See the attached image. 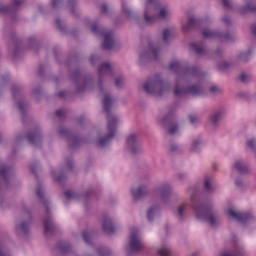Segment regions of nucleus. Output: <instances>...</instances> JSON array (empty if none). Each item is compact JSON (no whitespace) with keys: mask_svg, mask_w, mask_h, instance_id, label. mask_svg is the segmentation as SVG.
<instances>
[{"mask_svg":"<svg viewBox=\"0 0 256 256\" xmlns=\"http://www.w3.org/2000/svg\"><path fill=\"white\" fill-rule=\"evenodd\" d=\"M247 146L250 147V149H255V139L248 140Z\"/></svg>","mask_w":256,"mask_h":256,"instance_id":"obj_40","label":"nucleus"},{"mask_svg":"<svg viewBox=\"0 0 256 256\" xmlns=\"http://www.w3.org/2000/svg\"><path fill=\"white\" fill-rule=\"evenodd\" d=\"M113 47H115V40H113V32H107L104 34L102 48L113 49Z\"/></svg>","mask_w":256,"mask_h":256,"instance_id":"obj_10","label":"nucleus"},{"mask_svg":"<svg viewBox=\"0 0 256 256\" xmlns=\"http://www.w3.org/2000/svg\"><path fill=\"white\" fill-rule=\"evenodd\" d=\"M11 11V6L0 5V13H9Z\"/></svg>","mask_w":256,"mask_h":256,"instance_id":"obj_36","label":"nucleus"},{"mask_svg":"<svg viewBox=\"0 0 256 256\" xmlns=\"http://www.w3.org/2000/svg\"><path fill=\"white\" fill-rule=\"evenodd\" d=\"M190 200L197 219L207 221L211 227H215L217 225V218H215L211 205L207 202H201L197 197V192L191 196Z\"/></svg>","mask_w":256,"mask_h":256,"instance_id":"obj_2","label":"nucleus"},{"mask_svg":"<svg viewBox=\"0 0 256 256\" xmlns=\"http://www.w3.org/2000/svg\"><path fill=\"white\" fill-rule=\"evenodd\" d=\"M144 248H145V244H143V241L139 237V231L131 230L130 242H129L130 252L128 253V256H131V253H139L143 251Z\"/></svg>","mask_w":256,"mask_h":256,"instance_id":"obj_6","label":"nucleus"},{"mask_svg":"<svg viewBox=\"0 0 256 256\" xmlns=\"http://www.w3.org/2000/svg\"><path fill=\"white\" fill-rule=\"evenodd\" d=\"M158 255L171 256V249H169V247H163L162 249L158 250Z\"/></svg>","mask_w":256,"mask_h":256,"instance_id":"obj_27","label":"nucleus"},{"mask_svg":"<svg viewBox=\"0 0 256 256\" xmlns=\"http://www.w3.org/2000/svg\"><path fill=\"white\" fill-rule=\"evenodd\" d=\"M175 149H177V146L172 145L171 148H170V151H175Z\"/></svg>","mask_w":256,"mask_h":256,"instance_id":"obj_59","label":"nucleus"},{"mask_svg":"<svg viewBox=\"0 0 256 256\" xmlns=\"http://www.w3.org/2000/svg\"><path fill=\"white\" fill-rule=\"evenodd\" d=\"M227 215H229V217H232V219H235L239 223H247V221L251 219V213L235 212L233 208H229L227 210Z\"/></svg>","mask_w":256,"mask_h":256,"instance_id":"obj_7","label":"nucleus"},{"mask_svg":"<svg viewBox=\"0 0 256 256\" xmlns=\"http://www.w3.org/2000/svg\"><path fill=\"white\" fill-rule=\"evenodd\" d=\"M225 9H231V2L229 0H222Z\"/></svg>","mask_w":256,"mask_h":256,"instance_id":"obj_41","label":"nucleus"},{"mask_svg":"<svg viewBox=\"0 0 256 256\" xmlns=\"http://www.w3.org/2000/svg\"><path fill=\"white\" fill-rule=\"evenodd\" d=\"M65 110H63V109H60V110H57L56 112H55V115H56V117H59V118H61V117H63L64 115H65Z\"/></svg>","mask_w":256,"mask_h":256,"instance_id":"obj_39","label":"nucleus"},{"mask_svg":"<svg viewBox=\"0 0 256 256\" xmlns=\"http://www.w3.org/2000/svg\"><path fill=\"white\" fill-rule=\"evenodd\" d=\"M23 3V0H15L14 1V7H19Z\"/></svg>","mask_w":256,"mask_h":256,"instance_id":"obj_49","label":"nucleus"},{"mask_svg":"<svg viewBox=\"0 0 256 256\" xmlns=\"http://www.w3.org/2000/svg\"><path fill=\"white\" fill-rule=\"evenodd\" d=\"M101 11H102L103 13H107V4H103V5L101 6Z\"/></svg>","mask_w":256,"mask_h":256,"instance_id":"obj_52","label":"nucleus"},{"mask_svg":"<svg viewBox=\"0 0 256 256\" xmlns=\"http://www.w3.org/2000/svg\"><path fill=\"white\" fill-rule=\"evenodd\" d=\"M223 22L225 23V25H229L231 23V20L229 19V17L225 16L223 18Z\"/></svg>","mask_w":256,"mask_h":256,"instance_id":"obj_48","label":"nucleus"},{"mask_svg":"<svg viewBox=\"0 0 256 256\" xmlns=\"http://www.w3.org/2000/svg\"><path fill=\"white\" fill-rule=\"evenodd\" d=\"M143 89L149 95H158L159 97H162V95L171 91V85L167 82H163L161 76L155 75L144 84Z\"/></svg>","mask_w":256,"mask_h":256,"instance_id":"obj_3","label":"nucleus"},{"mask_svg":"<svg viewBox=\"0 0 256 256\" xmlns=\"http://www.w3.org/2000/svg\"><path fill=\"white\" fill-rule=\"evenodd\" d=\"M17 231H21L22 233H27L29 231V223L22 222L19 226L16 227Z\"/></svg>","mask_w":256,"mask_h":256,"instance_id":"obj_25","label":"nucleus"},{"mask_svg":"<svg viewBox=\"0 0 256 256\" xmlns=\"http://www.w3.org/2000/svg\"><path fill=\"white\" fill-rule=\"evenodd\" d=\"M201 25V21L197 18H190L187 24L182 25L183 31H191V29H195V27H199Z\"/></svg>","mask_w":256,"mask_h":256,"instance_id":"obj_13","label":"nucleus"},{"mask_svg":"<svg viewBox=\"0 0 256 256\" xmlns=\"http://www.w3.org/2000/svg\"><path fill=\"white\" fill-rule=\"evenodd\" d=\"M56 25H58V27H61V20H56Z\"/></svg>","mask_w":256,"mask_h":256,"instance_id":"obj_60","label":"nucleus"},{"mask_svg":"<svg viewBox=\"0 0 256 256\" xmlns=\"http://www.w3.org/2000/svg\"><path fill=\"white\" fill-rule=\"evenodd\" d=\"M27 140L29 143H32V145H35L36 141H41V134L39 132H31L27 135Z\"/></svg>","mask_w":256,"mask_h":256,"instance_id":"obj_20","label":"nucleus"},{"mask_svg":"<svg viewBox=\"0 0 256 256\" xmlns=\"http://www.w3.org/2000/svg\"><path fill=\"white\" fill-rule=\"evenodd\" d=\"M169 37H171V31L169 29L163 30V41H164V43H168Z\"/></svg>","mask_w":256,"mask_h":256,"instance_id":"obj_29","label":"nucleus"},{"mask_svg":"<svg viewBox=\"0 0 256 256\" xmlns=\"http://www.w3.org/2000/svg\"><path fill=\"white\" fill-rule=\"evenodd\" d=\"M59 133H60V135H67V133H69V130H67L65 128H61Z\"/></svg>","mask_w":256,"mask_h":256,"instance_id":"obj_46","label":"nucleus"},{"mask_svg":"<svg viewBox=\"0 0 256 256\" xmlns=\"http://www.w3.org/2000/svg\"><path fill=\"white\" fill-rule=\"evenodd\" d=\"M221 117H223V113L221 112L215 113L210 117V121L211 123H213V125H217V121H219Z\"/></svg>","mask_w":256,"mask_h":256,"instance_id":"obj_26","label":"nucleus"},{"mask_svg":"<svg viewBox=\"0 0 256 256\" xmlns=\"http://www.w3.org/2000/svg\"><path fill=\"white\" fill-rule=\"evenodd\" d=\"M186 205L185 204H182L179 209H178V214H179V217L180 219H183V213H185V209H186Z\"/></svg>","mask_w":256,"mask_h":256,"instance_id":"obj_34","label":"nucleus"},{"mask_svg":"<svg viewBox=\"0 0 256 256\" xmlns=\"http://www.w3.org/2000/svg\"><path fill=\"white\" fill-rule=\"evenodd\" d=\"M160 51H161V48H159V46H154V45L150 44V49L147 52L143 53L141 55V58L145 57L146 55L148 57H151V55H152V57H154V59H159Z\"/></svg>","mask_w":256,"mask_h":256,"instance_id":"obj_14","label":"nucleus"},{"mask_svg":"<svg viewBox=\"0 0 256 256\" xmlns=\"http://www.w3.org/2000/svg\"><path fill=\"white\" fill-rule=\"evenodd\" d=\"M198 145H199V141L195 140V141L193 142V146H192L193 151H195V150L197 149V146H198Z\"/></svg>","mask_w":256,"mask_h":256,"instance_id":"obj_51","label":"nucleus"},{"mask_svg":"<svg viewBox=\"0 0 256 256\" xmlns=\"http://www.w3.org/2000/svg\"><path fill=\"white\" fill-rule=\"evenodd\" d=\"M160 193L162 201H167V199H169V195H171V187H169L168 184H164L160 188Z\"/></svg>","mask_w":256,"mask_h":256,"instance_id":"obj_17","label":"nucleus"},{"mask_svg":"<svg viewBox=\"0 0 256 256\" xmlns=\"http://www.w3.org/2000/svg\"><path fill=\"white\" fill-rule=\"evenodd\" d=\"M36 195L39 199H43V187L39 186L36 190Z\"/></svg>","mask_w":256,"mask_h":256,"instance_id":"obj_37","label":"nucleus"},{"mask_svg":"<svg viewBox=\"0 0 256 256\" xmlns=\"http://www.w3.org/2000/svg\"><path fill=\"white\" fill-rule=\"evenodd\" d=\"M69 166H71V162H67Z\"/></svg>","mask_w":256,"mask_h":256,"instance_id":"obj_62","label":"nucleus"},{"mask_svg":"<svg viewBox=\"0 0 256 256\" xmlns=\"http://www.w3.org/2000/svg\"><path fill=\"white\" fill-rule=\"evenodd\" d=\"M127 146L129 147L131 153H137L139 149V143L137 142V135L132 134L126 140Z\"/></svg>","mask_w":256,"mask_h":256,"instance_id":"obj_11","label":"nucleus"},{"mask_svg":"<svg viewBox=\"0 0 256 256\" xmlns=\"http://www.w3.org/2000/svg\"><path fill=\"white\" fill-rule=\"evenodd\" d=\"M155 0H147L146 3V10L144 12V19L148 25H152V23H155L157 19H167V16L169 15V11H167V8H162L159 11L158 16H150L151 9L152 11H155Z\"/></svg>","mask_w":256,"mask_h":256,"instance_id":"obj_4","label":"nucleus"},{"mask_svg":"<svg viewBox=\"0 0 256 256\" xmlns=\"http://www.w3.org/2000/svg\"><path fill=\"white\" fill-rule=\"evenodd\" d=\"M82 237H83L85 243H90V241H89V239H90V237H91V233H90V232L84 231V232L82 233Z\"/></svg>","mask_w":256,"mask_h":256,"instance_id":"obj_33","label":"nucleus"},{"mask_svg":"<svg viewBox=\"0 0 256 256\" xmlns=\"http://www.w3.org/2000/svg\"><path fill=\"white\" fill-rule=\"evenodd\" d=\"M95 59H97L96 56H91L90 57V63L93 65L95 63Z\"/></svg>","mask_w":256,"mask_h":256,"instance_id":"obj_54","label":"nucleus"},{"mask_svg":"<svg viewBox=\"0 0 256 256\" xmlns=\"http://www.w3.org/2000/svg\"><path fill=\"white\" fill-rule=\"evenodd\" d=\"M132 197L137 201L139 199H143L145 193H147V188L145 186H140L136 190H131Z\"/></svg>","mask_w":256,"mask_h":256,"instance_id":"obj_16","label":"nucleus"},{"mask_svg":"<svg viewBox=\"0 0 256 256\" xmlns=\"http://www.w3.org/2000/svg\"><path fill=\"white\" fill-rule=\"evenodd\" d=\"M112 73H113V68L109 63L102 64L98 69L99 79H103L105 75H111Z\"/></svg>","mask_w":256,"mask_h":256,"instance_id":"obj_12","label":"nucleus"},{"mask_svg":"<svg viewBox=\"0 0 256 256\" xmlns=\"http://www.w3.org/2000/svg\"><path fill=\"white\" fill-rule=\"evenodd\" d=\"M190 49L192 51L196 52L197 55H205L207 53V50L201 46V44L198 43H191L190 44Z\"/></svg>","mask_w":256,"mask_h":256,"instance_id":"obj_19","label":"nucleus"},{"mask_svg":"<svg viewBox=\"0 0 256 256\" xmlns=\"http://www.w3.org/2000/svg\"><path fill=\"white\" fill-rule=\"evenodd\" d=\"M57 231V226L55 225V222H53V219L46 218L44 220V233L45 235H53Z\"/></svg>","mask_w":256,"mask_h":256,"instance_id":"obj_8","label":"nucleus"},{"mask_svg":"<svg viewBox=\"0 0 256 256\" xmlns=\"http://www.w3.org/2000/svg\"><path fill=\"white\" fill-rule=\"evenodd\" d=\"M18 107H19L20 111H23V103H19Z\"/></svg>","mask_w":256,"mask_h":256,"instance_id":"obj_57","label":"nucleus"},{"mask_svg":"<svg viewBox=\"0 0 256 256\" xmlns=\"http://www.w3.org/2000/svg\"><path fill=\"white\" fill-rule=\"evenodd\" d=\"M123 83V78H116L115 79V85L116 87H121V84Z\"/></svg>","mask_w":256,"mask_h":256,"instance_id":"obj_43","label":"nucleus"},{"mask_svg":"<svg viewBox=\"0 0 256 256\" xmlns=\"http://www.w3.org/2000/svg\"><path fill=\"white\" fill-rule=\"evenodd\" d=\"M218 91H219V88L217 86L210 87V93L215 94V93H218Z\"/></svg>","mask_w":256,"mask_h":256,"instance_id":"obj_45","label":"nucleus"},{"mask_svg":"<svg viewBox=\"0 0 256 256\" xmlns=\"http://www.w3.org/2000/svg\"><path fill=\"white\" fill-rule=\"evenodd\" d=\"M204 189L208 192L211 193V191H215V185H213V180L211 178H207L204 181Z\"/></svg>","mask_w":256,"mask_h":256,"instance_id":"obj_21","label":"nucleus"},{"mask_svg":"<svg viewBox=\"0 0 256 256\" xmlns=\"http://www.w3.org/2000/svg\"><path fill=\"white\" fill-rule=\"evenodd\" d=\"M190 74L192 75V77H199V75H201V72L199 71V69H197V67H194L191 68Z\"/></svg>","mask_w":256,"mask_h":256,"instance_id":"obj_32","label":"nucleus"},{"mask_svg":"<svg viewBox=\"0 0 256 256\" xmlns=\"http://www.w3.org/2000/svg\"><path fill=\"white\" fill-rule=\"evenodd\" d=\"M58 97H65V91H61L58 93Z\"/></svg>","mask_w":256,"mask_h":256,"instance_id":"obj_56","label":"nucleus"},{"mask_svg":"<svg viewBox=\"0 0 256 256\" xmlns=\"http://www.w3.org/2000/svg\"><path fill=\"white\" fill-rule=\"evenodd\" d=\"M251 31H252V35H254V37H256V24L251 26Z\"/></svg>","mask_w":256,"mask_h":256,"instance_id":"obj_50","label":"nucleus"},{"mask_svg":"<svg viewBox=\"0 0 256 256\" xmlns=\"http://www.w3.org/2000/svg\"><path fill=\"white\" fill-rule=\"evenodd\" d=\"M10 171H11V168L7 166H2L0 168V185L1 183H7V175H9Z\"/></svg>","mask_w":256,"mask_h":256,"instance_id":"obj_18","label":"nucleus"},{"mask_svg":"<svg viewBox=\"0 0 256 256\" xmlns=\"http://www.w3.org/2000/svg\"><path fill=\"white\" fill-rule=\"evenodd\" d=\"M159 210V207L153 206L147 211V219L148 221H153V217H155V213Z\"/></svg>","mask_w":256,"mask_h":256,"instance_id":"obj_23","label":"nucleus"},{"mask_svg":"<svg viewBox=\"0 0 256 256\" xmlns=\"http://www.w3.org/2000/svg\"><path fill=\"white\" fill-rule=\"evenodd\" d=\"M63 180V175H60L57 177V181H62Z\"/></svg>","mask_w":256,"mask_h":256,"instance_id":"obj_61","label":"nucleus"},{"mask_svg":"<svg viewBox=\"0 0 256 256\" xmlns=\"http://www.w3.org/2000/svg\"><path fill=\"white\" fill-rule=\"evenodd\" d=\"M192 256H196V255L194 254V255H192Z\"/></svg>","mask_w":256,"mask_h":256,"instance_id":"obj_63","label":"nucleus"},{"mask_svg":"<svg viewBox=\"0 0 256 256\" xmlns=\"http://www.w3.org/2000/svg\"><path fill=\"white\" fill-rule=\"evenodd\" d=\"M91 31L93 33H97V31H99V24H97V23L92 24Z\"/></svg>","mask_w":256,"mask_h":256,"instance_id":"obj_42","label":"nucleus"},{"mask_svg":"<svg viewBox=\"0 0 256 256\" xmlns=\"http://www.w3.org/2000/svg\"><path fill=\"white\" fill-rule=\"evenodd\" d=\"M167 121H169V118H165L164 120H162V125H165V123H167Z\"/></svg>","mask_w":256,"mask_h":256,"instance_id":"obj_58","label":"nucleus"},{"mask_svg":"<svg viewBox=\"0 0 256 256\" xmlns=\"http://www.w3.org/2000/svg\"><path fill=\"white\" fill-rule=\"evenodd\" d=\"M220 67H223V69H227V67H229V64L227 62H223L222 66Z\"/></svg>","mask_w":256,"mask_h":256,"instance_id":"obj_55","label":"nucleus"},{"mask_svg":"<svg viewBox=\"0 0 256 256\" xmlns=\"http://www.w3.org/2000/svg\"><path fill=\"white\" fill-rule=\"evenodd\" d=\"M249 79H251V76L245 73H242L239 77V81H241L242 83H248Z\"/></svg>","mask_w":256,"mask_h":256,"instance_id":"obj_30","label":"nucleus"},{"mask_svg":"<svg viewBox=\"0 0 256 256\" xmlns=\"http://www.w3.org/2000/svg\"><path fill=\"white\" fill-rule=\"evenodd\" d=\"M102 229L104 233H106L107 235H111L115 233V226H113V222L111 221V218L107 216L103 218Z\"/></svg>","mask_w":256,"mask_h":256,"instance_id":"obj_9","label":"nucleus"},{"mask_svg":"<svg viewBox=\"0 0 256 256\" xmlns=\"http://www.w3.org/2000/svg\"><path fill=\"white\" fill-rule=\"evenodd\" d=\"M189 119L192 125H195V123H197V116L190 115Z\"/></svg>","mask_w":256,"mask_h":256,"instance_id":"obj_44","label":"nucleus"},{"mask_svg":"<svg viewBox=\"0 0 256 256\" xmlns=\"http://www.w3.org/2000/svg\"><path fill=\"white\" fill-rule=\"evenodd\" d=\"M174 95L176 97H185V95H205V89L197 85H192L188 88H181L179 83H176Z\"/></svg>","mask_w":256,"mask_h":256,"instance_id":"obj_5","label":"nucleus"},{"mask_svg":"<svg viewBox=\"0 0 256 256\" xmlns=\"http://www.w3.org/2000/svg\"><path fill=\"white\" fill-rule=\"evenodd\" d=\"M51 3L53 7H57V5L59 4V0H51Z\"/></svg>","mask_w":256,"mask_h":256,"instance_id":"obj_53","label":"nucleus"},{"mask_svg":"<svg viewBox=\"0 0 256 256\" xmlns=\"http://www.w3.org/2000/svg\"><path fill=\"white\" fill-rule=\"evenodd\" d=\"M169 70L173 71L174 73H179L180 71H183V73H189V70H185L179 61H172L169 65Z\"/></svg>","mask_w":256,"mask_h":256,"instance_id":"obj_15","label":"nucleus"},{"mask_svg":"<svg viewBox=\"0 0 256 256\" xmlns=\"http://www.w3.org/2000/svg\"><path fill=\"white\" fill-rule=\"evenodd\" d=\"M234 169H236L238 173H247V166L241 162H236L234 164Z\"/></svg>","mask_w":256,"mask_h":256,"instance_id":"obj_22","label":"nucleus"},{"mask_svg":"<svg viewBox=\"0 0 256 256\" xmlns=\"http://www.w3.org/2000/svg\"><path fill=\"white\" fill-rule=\"evenodd\" d=\"M66 199H75V197H77V195L75 194V192L71 191V190H67L64 193Z\"/></svg>","mask_w":256,"mask_h":256,"instance_id":"obj_31","label":"nucleus"},{"mask_svg":"<svg viewBox=\"0 0 256 256\" xmlns=\"http://www.w3.org/2000/svg\"><path fill=\"white\" fill-rule=\"evenodd\" d=\"M222 256H241V252H235L233 254H222Z\"/></svg>","mask_w":256,"mask_h":256,"instance_id":"obj_47","label":"nucleus"},{"mask_svg":"<svg viewBox=\"0 0 256 256\" xmlns=\"http://www.w3.org/2000/svg\"><path fill=\"white\" fill-rule=\"evenodd\" d=\"M202 34H203V37H206L207 39H211L213 37H219V33L211 30H207V29H205Z\"/></svg>","mask_w":256,"mask_h":256,"instance_id":"obj_24","label":"nucleus"},{"mask_svg":"<svg viewBox=\"0 0 256 256\" xmlns=\"http://www.w3.org/2000/svg\"><path fill=\"white\" fill-rule=\"evenodd\" d=\"M103 109L107 115V129L108 134L105 137H102L98 141L99 147H105L106 145H109L112 138L115 137V131H117V123H119V120L117 119V116L111 114V97L109 94H106L104 96L103 100Z\"/></svg>","mask_w":256,"mask_h":256,"instance_id":"obj_1","label":"nucleus"},{"mask_svg":"<svg viewBox=\"0 0 256 256\" xmlns=\"http://www.w3.org/2000/svg\"><path fill=\"white\" fill-rule=\"evenodd\" d=\"M243 13H256V6L253 4H247L243 9Z\"/></svg>","mask_w":256,"mask_h":256,"instance_id":"obj_28","label":"nucleus"},{"mask_svg":"<svg viewBox=\"0 0 256 256\" xmlns=\"http://www.w3.org/2000/svg\"><path fill=\"white\" fill-rule=\"evenodd\" d=\"M122 11H123L124 13H126V15H127L128 17L131 16V9H129V8H127V6H125V2H122Z\"/></svg>","mask_w":256,"mask_h":256,"instance_id":"obj_35","label":"nucleus"},{"mask_svg":"<svg viewBox=\"0 0 256 256\" xmlns=\"http://www.w3.org/2000/svg\"><path fill=\"white\" fill-rule=\"evenodd\" d=\"M178 129L179 128L177 127V125H172L169 129L170 135H174V133H177Z\"/></svg>","mask_w":256,"mask_h":256,"instance_id":"obj_38","label":"nucleus"}]
</instances>
